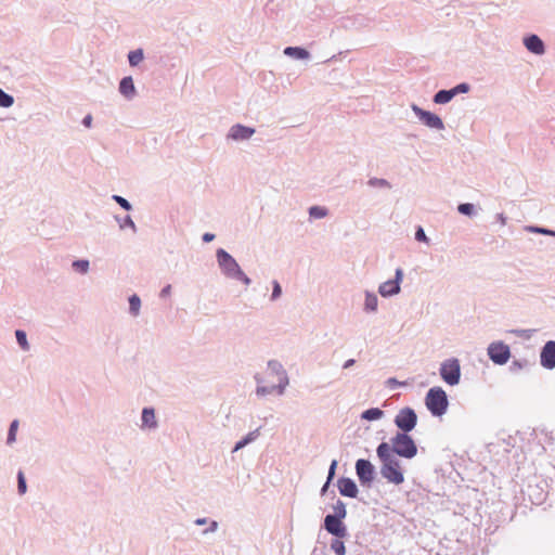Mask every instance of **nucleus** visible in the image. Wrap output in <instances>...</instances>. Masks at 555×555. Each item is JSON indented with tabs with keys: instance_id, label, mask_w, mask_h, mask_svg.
<instances>
[{
	"instance_id": "f257e3e1",
	"label": "nucleus",
	"mask_w": 555,
	"mask_h": 555,
	"mask_svg": "<svg viewBox=\"0 0 555 555\" xmlns=\"http://www.w3.org/2000/svg\"><path fill=\"white\" fill-rule=\"evenodd\" d=\"M376 454L380 461V475L388 482L401 485L404 481L401 461L389 452V443L382 442L376 448Z\"/></svg>"
},
{
	"instance_id": "f03ea898",
	"label": "nucleus",
	"mask_w": 555,
	"mask_h": 555,
	"mask_svg": "<svg viewBox=\"0 0 555 555\" xmlns=\"http://www.w3.org/2000/svg\"><path fill=\"white\" fill-rule=\"evenodd\" d=\"M216 260L222 275L229 280L243 283L245 286L251 284V280L242 270L238 262L225 249L218 248L216 250Z\"/></svg>"
},
{
	"instance_id": "7ed1b4c3",
	"label": "nucleus",
	"mask_w": 555,
	"mask_h": 555,
	"mask_svg": "<svg viewBox=\"0 0 555 555\" xmlns=\"http://www.w3.org/2000/svg\"><path fill=\"white\" fill-rule=\"evenodd\" d=\"M332 507L333 514L325 516L323 527L335 538H346L348 535V529L344 522L347 516L346 504L340 499H337Z\"/></svg>"
},
{
	"instance_id": "20e7f679",
	"label": "nucleus",
	"mask_w": 555,
	"mask_h": 555,
	"mask_svg": "<svg viewBox=\"0 0 555 555\" xmlns=\"http://www.w3.org/2000/svg\"><path fill=\"white\" fill-rule=\"evenodd\" d=\"M389 452L396 456L411 460L417 454V446L409 434L397 433L390 439Z\"/></svg>"
},
{
	"instance_id": "39448f33",
	"label": "nucleus",
	"mask_w": 555,
	"mask_h": 555,
	"mask_svg": "<svg viewBox=\"0 0 555 555\" xmlns=\"http://www.w3.org/2000/svg\"><path fill=\"white\" fill-rule=\"evenodd\" d=\"M425 405L434 416L443 415L449 406L447 392L441 387L430 388L425 397Z\"/></svg>"
},
{
	"instance_id": "423d86ee",
	"label": "nucleus",
	"mask_w": 555,
	"mask_h": 555,
	"mask_svg": "<svg viewBox=\"0 0 555 555\" xmlns=\"http://www.w3.org/2000/svg\"><path fill=\"white\" fill-rule=\"evenodd\" d=\"M439 373L442 380L448 385H457L461 380V365L459 359L450 358L444 360L440 364Z\"/></svg>"
},
{
	"instance_id": "0eeeda50",
	"label": "nucleus",
	"mask_w": 555,
	"mask_h": 555,
	"mask_svg": "<svg viewBox=\"0 0 555 555\" xmlns=\"http://www.w3.org/2000/svg\"><path fill=\"white\" fill-rule=\"evenodd\" d=\"M393 423L400 429L399 433L409 434L417 424V415L412 408L405 406L397 413Z\"/></svg>"
},
{
	"instance_id": "6e6552de",
	"label": "nucleus",
	"mask_w": 555,
	"mask_h": 555,
	"mask_svg": "<svg viewBox=\"0 0 555 555\" xmlns=\"http://www.w3.org/2000/svg\"><path fill=\"white\" fill-rule=\"evenodd\" d=\"M487 351L490 360L498 365H504L511 357L509 347L503 341L491 343Z\"/></svg>"
},
{
	"instance_id": "1a4fd4ad",
	"label": "nucleus",
	"mask_w": 555,
	"mask_h": 555,
	"mask_svg": "<svg viewBox=\"0 0 555 555\" xmlns=\"http://www.w3.org/2000/svg\"><path fill=\"white\" fill-rule=\"evenodd\" d=\"M411 108L426 127L436 130H444V124L438 115L429 111H425L416 104H412Z\"/></svg>"
},
{
	"instance_id": "9d476101",
	"label": "nucleus",
	"mask_w": 555,
	"mask_h": 555,
	"mask_svg": "<svg viewBox=\"0 0 555 555\" xmlns=\"http://www.w3.org/2000/svg\"><path fill=\"white\" fill-rule=\"evenodd\" d=\"M356 474L362 486L370 487L375 478V467L369 460L359 459L356 462Z\"/></svg>"
},
{
	"instance_id": "9b49d317",
	"label": "nucleus",
	"mask_w": 555,
	"mask_h": 555,
	"mask_svg": "<svg viewBox=\"0 0 555 555\" xmlns=\"http://www.w3.org/2000/svg\"><path fill=\"white\" fill-rule=\"evenodd\" d=\"M403 280V270L401 268H397L395 272V279L388 280L382 283L378 287V293L383 297H391L400 293L401 287L400 284Z\"/></svg>"
},
{
	"instance_id": "f8f14e48",
	"label": "nucleus",
	"mask_w": 555,
	"mask_h": 555,
	"mask_svg": "<svg viewBox=\"0 0 555 555\" xmlns=\"http://www.w3.org/2000/svg\"><path fill=\"white\" fill-rule=\"evenodd\" d=\"M255 132L256 129L253 127L235 124L229 129L227 139L236 142L247 141L255 134Z\"/></svg>"
},
{
	"instance_id": "ddd939ff",
	"label": "nucleus",
	"mask_w": 555,
	"mask_h": 555,
	"mask_svg": "<svg viewBox=\"0 0 555 555\" xmlns=\"http://www.w3.org/2000/svg\"><path fill=\"white\" fill-rule=\"evenodd\" d=\"M540 364L546 370L555 369V340H548L540 351Z\"/></svg>"
},
{
	"instance_id": "4468645a",
	"label": "nucleus",
	"mask_w": 555,
	"mask_h": 555,
	"mask_svg": "<svg viewBox=\"0 0 555 555\" xmlns=\"http://www.w3.org/2000/svg\"><path fill=\"white\" fill-rule=\"evenodd\" d=\"M337 487L339 490V493L343 496L354 499L358 496L359 489L354 480L348 477H340L337 480Z\"/></svg>"
},
{
	"instance_id": "2eb2a0df",
	"label": "nucleus",
	"mask_w": 555,
	"mask_h": 555,
	"mask_svg": "<svg viewBox=\"0 0 555 555\" xmlns=\"http://www.w3.org/2000/svg\"><path fill=\"white\" fill-rule=\"evenodd\" d=\"M522 41L526 49L533 54L542 55L545 52V44L538 35H528Z\"/></svg>"
},
{
	"instance_id": "dca6fc26",
	"label": "nucleus",
	"mask_w": 555,
	"mask_h": 555,
	"mask_svg": "<svg viewBox=\"0 0 555 555\" xmlns=\"http://www.w3.org/2000/svg\"><path fill=\"white\" fill-rule=\"evenodd\" d=\"M158 427V423L155 415L154 408L146 406L143 408L141 413V428L142 429H156Z\"/></svg>"
},
{
	"instance_id": "f3484780",
	"label": "nucleus",
	"mask_w": 555,
	"mask_h": 555,
	"mask_svg": "<svg viewBox=\"0 0 555 555\" xmlns=\"http://www.w3.org/2000/svg\"><path fill=\"white\" fill-rule=\"evenodd\" d=\"M118 90L127 100H132L137 95V89L131 76H126L119 81Z\"/></svg>"
},
{
	"instance_id": "a211bd4d",
	"label": "nucleus",
	"mask_w": 555,
	"mask_h": 555,
	"mask_svg": "<svg viewBox=\"0 0 555 555\" xmlns=\"http://www.w3.org/2000/svg\"><path fill=\"white\" fill-rule=\"evenodd\" d=\"M283 53L289 57H294L297 60H309L310 52L301 47H286Z\"/></svg>"
},
{
	"instance_id": "6ab92c4d",
	"label": "nucleus",
	"mask_w": 555,
	"mask_h": 555,
	"mask_svg": "<svg viewBox=\"0 0 555 555\" xmlns=\"http://www.w3.org/2000/svg\"><path fill=\"white\" fill-rule=\"evenodd\" d=\"M260 435V428H257L249 434H247L244 438L237 441L232 450V452H237L241 449L245 448L247 444L254 442Z\"/></svg>"
},
{
	"instance_id": "aec40b11",
	"label": "nucleus",
	"mask_w": 555,
	"mask_h": 555,
	"mask_svg": "<svg viewBox=\"0 0 555 555\" xmlns=\"http://www.w3.org/2000/svg\"><path fill=\"white\" fill-rule=\"evenodd\" d=\"M378 307V298L376 294L366 291L364 300V311L367 313L376 312Z\"/></svg>"
},
{
	"instance_id": "412c9836",
	"label": "nucleus",
	"mask_w": 555,
	"mask_h": 555,
	"mask_svg": "<svg viewBox=\"0 0 555 555\" xmlns=\"http://www.w3.org/2000/svg\"><path fill=\"white\" fill-rule=\"evenodd\" d=\"M454 96L451 89H442L435 93L433 101L436 104H447L451 102Z\"/></svg>"
},
{
	"instance_id": "4be33fe9",
	"label": "nucleus",
	"mask_w": 555,
	"mask_h": 555,
	"mask_svg": "<svg viewBox=\"0 0 555 555\" xmlns=\"http://www.w3.org/2000/svg\"><path fill=\"white\" fill-rule=\"evenodd\" d=\"M384 417V411L379 408H371L362 412L361 418L365 421H377Z\"/></svg>"
},
{
	"instance_id": "5701e85b",
	"label": "nucleus",
	"mask_w": 555,
	"mask_h": 555,
	"mask_svg": "<svg viewBox=\"0 0 555 555\" xmlns=\"http://www.w3.org/2000/svg\"><path fill=\"white\" fill-rule=\"evenodd\" d=\"M144 60V52L142 49H135L128 53V62L131 67L138 66Z\"/></svg>"
},
{
	"instance_id": "b1692460",
	"label": "nucleus",
	"mask_w": 555,
	"mask_h": 555,
	"mask_svg": "<svg viewBox=\"0 0 555 555\" xmlns=\"http://www.w3.org/2000/svg\"><path fill=\"white\" fill-rule=\"evenodd\" d=\"M129 313L132 317H138L140 314L141 309V299L137 294H133L129 297Z\"/></svg>"
},
{
	"instance_id": "393cba45",
	"label": "nucleus",
	"mask_w": 555,
	"mask_h": 555,
	"mask_svg": "<svg viewBox=\"0 0 555 555\" xmlns=\"http://www.w3.org/2000/svg\"><path fill=\"white\" fill-rule=\"evenodd\" d=\"M279 383L274 385V388H276V393L279 396L284 395L286 387L289 385V377L287 375V372L285 371L281 375L278 376Z\"/></svg>"
},
{
	"instance_id": "a878e982",
	"label": "nucleus",
	"mask_w": 555,
	"mask_h": 555,
	"mask_svg": "<svg viewBox=\"0 0 555 555\" xmlns=\"http://www.w3.org/2000/svg\"><path fill=\"white\" fill-rule=\"evenodd\" d=\"M15 338L23 351H28L30 349V345L27 340L26 332L23 330H16L15 331Z\"/></svg>"
},
{
	"instance_id": "bb28decb",
	"label": "nucleus",
	"mask_w": 555,
	"mask_h": 555,
	"mask_svg": "<svg viewBox=\"0 0 555 555\" xmlns=\"http://www.w3.org/2000/svg\"><path fill=\"white\" fill-rule=\"evenodd\" d=\"M20 422L18 420H13L9 426L7 444L11 446L16 441V433L18 429Z\"/></svg>"
},
{
	"instance_id": "cd10ccee",
	"label": "nucleus",
	"mask_w": 555,
	"mask_h": 555,
	"mask_svg": "<svg viewBox=\"0 0 555 555\" xmlns=\"http://www.w3.org/2000/svg\"><path fill=\"white\" fill-rule=\"evenodd\" d=\"M72 268L81 274H87L90 269V262L87 259L75 260L72 263Z\"/></svg>"
},
{
	"instance_id": "c85d7f7f",
	"label": "nucleus",
	"mask_w": 555,
	"mask_h": 555,
	"mask_svg": "<svg viewBox=\"0 0 555 555\" xmlns=\"http://www.w3.org/2000/svg\"><path fill=\"white\" fill-rule=\"evenodd\" d=\"M328 215L327 208L323 206H311L309 208V216L314 219H322L325 218Z\"/></svg>"
},
{
	"instance_id": "c756f323",
	"label": "nucleus",
	"mask_w": 555,
	"mask_h": 555,
	"mask_svg": "<svg viewBox=\"0 0 555 555\" xmlns=\"http://www.w3.org/2000/svg\"><path fill=\"white\" fill-rule=\"evenodd\" d=\"M268 369L271 372V374H273L275 376H279L286 371L284 369V366L282 365V363L278 360H269Z\"/></svg>"
},
{
	"instance_id": "7c9ffc66",
	"label": "nucleus",
	"mask_w": 555,
	"mask_h": 555,
	"mask_svg": "<svg viewBox=\"0 0 555 555\" xmlns=\"http://www.w3.org/2000/svg\"><path fill=\"white\" fill-rule=\"evenodd\" d=\"M341 539L343 538H337L331 542V550L336 555H345L346 554V546H345V543L341 541Z\"/></svg>"
},
{
	"instance_id": "2f4dec72",
	"label": "nucleus",
	"mask_w": 555,
	"mask_h": 555,
	"mask_svg": "<svg viewBox=\"0 0 555 555\" xmlns=\"http://www.w3.org/2000/svg\"><path fill=\"white\" fill-rule=\"evenodd\" d=\"M14 104L13 95L7 93L0 88V107L9 108Z\"/></svg>"
},
{
	"instance_id": "473e14b6",
	"label": "nucleus",
	"mask_w": 555,
	"mask_h": 555,
	"mask_svg": "<svg viewBox=\"0 0 555 555\" xmlns=\"http://www.w3.org/2000/svg\"><path fill=\"white\" fill-rule=\"evenodd\" d=\"M367 184L372 188H379V189H390L391 184L383 178H371L367 181Z\"/></svg>"
},
{
	"instance_id": "72a5a7b5",
	"label": "nucleus",
	"mask_w": 555,
	"mask_h": 555,
	"mask_svg": "<svg viewBox=\"0 0 555 555\" xmlns=\"http://www.w3.org/2000/svg\"><path fill=\"white\" fill-rule=\"evenodd\" d=\"M115 219L119 223L120 229H125L126 227H128L133 231V233L137 232V225L130 216H126L124 219L115 217Z\"/></svg>"
},
{
	"instance_id": "f704fd0d",
	"label": "nucleus",
	"mask_w": 555,
	"mask_h": 555,
	"mask_svg": "<svg viewBox=\"0 0 555 555\" xmlns=\"http://www.w3.org/2000/svg\"><path fill=\"white\" fill-rule=\"evenodd\" d=\"M457 211L464 216L472 217L475 215V206L470 203H463L457 206Z\"/></svg>"
},
{
	"instance_id": "c9c22d12",
	"label": "nucleus",
	"mask_w": 555,
	"mask_h": 555,
	"mask_svg": "<svg viewBox=\"0 0 555 555\" xmlns=\"http://www.w3.org/2000/svg\"><path fill=\"white\" fill-rule=\"evenodd\" d=\"M273 392H276V388H274V385H272V386L259 385L256 387V390H255V393L258 397H264V396L271 395Z\"/></svg>"
},
{
	"instance_id": "e433bc0d",
	"label": "nucleus",
	"mask_w": 555,
	"mask_h": 555,
	"mask_svg": "<svg viewBox=\"0 0 555 555\" xmlns=\"http://www.w3.org/2000/svg\"><path fill=\"white\" fill-rule=\"evenodd\" d=\"M112 199L115 203H117L122 209H125L127 211H130L132 209L131 203L127 198H125L120 195H113Z\"/></svg>"
},
{
	"instance_id": "4c0bfd02",
	"label": "nucleus",
	"mask_w": 555,
	"mask_h": 555,
	"mask_svg": "<svg viewBox=\"0 0 555 555\" xmlns=\"http://www.w3.org/2000/svg\"><path fill=\"white\" fill-rule=\"evenodd\" d=\"M27 490L26 479L22 470L17 473V491L20 494H24Z\"/></svg>"
},
{
	"instance_id": "58836bf2",
	"label": "nucleus",
	"mask_w": 555,
	"mask_h": 555,
	"mask_svg": "<svg viewBox=\"0 0 555 555\" xmlns=\"http://www.w3.org/2000/svg\"><path fill=\"white\" fill-rule=\"evenodd\" d=\"M451 90H452L453 96H456L460 93H467L470 90V86L466 82H462V83L456 85Z\"/></svg>"
},
{
	"instance_id": "ea45409f",
	"label": "nucleus",
	"mask_w": 555,
	"mask_h": 555,
	"mask_svg": "<svg viewBox=\"0 0 555 555\" xmlns=\"http://www.w3.org/2000/svg\"><path fill=\"white\" fill-rule=\"evenodd\" d=\"M282 295V287L280 285V283L278 281H273L272 282V294H271V300L272 301H275L276 299H279Z\"/></svg>"
},
{
	"instance_id": "a19ab883",
	"label": "nucleus",
	"mask_w": 555,
	"mask_h": 555,
	"mask_svg": "<svg viewBox=\"0 0 555 555\" xmlns=\"http://www.w3.org/2000/svg\"><path fill=\"white\" fill-rule=\"evenodd\" d=\"M527 365V361H521V360H514L511 365H509V370L511 372L513 373H516L518 371H521L522 369H525Z\"/></svg>"
},
{
	"instance_id": "79ce46f5",
	"label": "nucleus",
	"mask_w": 555,
	"mask_h": 555,
	"mask_svg": "<svg viewBox=\"0 0 555 555\" xmlns=\"http://www.w3.org/2000/svg\"><path fill=\"white\" fill-rule=\"evenodd\" d=\"M415 240L418 242L426 243V244L429 243V238L427 237V235L422 227H417V229L415 231Z\"/></svg>"
},
{
	"instance_id": "37998d69",
	"label": "nucleus",
	"mask_w": 555,
	"mask_h": 555,
	"mask_svg": "<svg viewBox=\"0 0 555 555\" xmlns=\"http://www.w3.org/2000/svg\"><path fill=\"white\" fill-rule=\"evenodd\" d=\"M208 527L203 531V534L214 533L218 530L219 524L216 520H209Z\"/></svg>"
},
{
	"instance_id": "c03bdc74",
	"label": "nucleus",
	"mask_w": 555,
	"mask_h": 555,
	"mask_svg": "<svg viewBox=\"0 0 555 555\" xmlns=\"http://www.w3.org/2000/svg\"><path fill=\"white\" fill-rule=\"evenodd\" d=\"M405 385H406L405 382H400L395 377H390L386 380V386L389 388H395V387L405 386Z\"/></svg>"
},
{
	"instance_id": "a18cd8bd",
	"label": "nucleus",
	"mask_w": 555,
	"mask_h": 555,
	"mask_svg": "<svg viewBox=\"0 0 555 555\" xmlns=\"http://www.w3.org/2000/svg\"><path fill=\"white\" fill-rule=\"evenodd\" d=\"M337 465H338V462L336 460H333L331 465H330L326 479H328V480H333L334 479L335 474H336Z\"/></svg>"
},
{
	"instance_id": "49530a36",
	"label": "nucleus",
	"mask_w": 555,
	"mask_h": 555,
	"mask_svg": "<svg viewBox=\"0 0 555 555\" xmlns=\"http://www.w3.org/2000/svg\"><path fill=\"white\" fill-rule=\"evenodd\" d=\"M525 230L527 232H530V233H539V234H542V231H543V228L542 227H537V225H527L525 228Z\"/></svg>"
},
{
	"instance_id": "de8ad7c7",
	"label": "nucleus",
	"mask_w": 555,
	"mask_h": 555,
	"mask_svg": "<svg viewBox=\"0 0 555 555\" xmlns=\"http://www.w3.org/2000/svg\"><path fill=\"white\" fill-rule=\"evenodd\" d=\"M215 237L216 236L214 233L206 232L203 234L202 240L204 243H210L215 240Z\"/></svg>"
},
{
	"instance_id": "09e8293b",
	"label": "nucleus",
	"mask_w": 555,
	"mask_h": 555,
	"mask_svg": "<svg viewBox=\"0 0 555 555\" xmlns=\"http://www.w3.org/2000/svg\"><path fill=\"white\" fill-rule=\"evenodd\" d=\"M512 333L516 334L519 337L528 338L530 336L528 330H513Z\"/></svg>"
},
{
	"instance_id": "8fccbe9b",
	"label": "nucleus",
	"mask_w": 555,
	"mask_h": 555,
	"mask_svg": "<svg viewBox=\"0 0 555 555\" xmlns=\"http://www.w3.org/2000/svg\"><path fill=\"white\" fill-rule=\"evenodd\" d=\"M171 293V285H166L162 291H160V294L159 296L160 297H167L169 296Z\"/></svg>"
},
{
	"instance_id": "3c124183",
	"label": "nucleus",
	"mask_w": 555,
	"mask_h": 555,
	"mask_svg": "<svg viewBox=\"0 0 555 555\" xmlns=\"http://www.w3.org/2000/svg\"><path fill=\"white\" fill-rule=\"evenodd\" d=\"M82 125L85 127H88V128L91 127V125H92V116L91 115L85 116L83 119H82Z\"/></svg>"
},
{
	"instance_id": "603ef678",
	"label": "nucleus",
	"mask_w": 555,
	"mask_h": 555,
	"mask_svg": "<svg viewBox=\"0 0 555 555\" xmlns=\"http://www.w3.org/2000/svg\"><path fill=\"white\" fill-rule=\"evenodd\" d=\"M331 482H332V480L326 479L325 483L321 488V491H320L321 495H324L327 492Z\"/></svg>"
},
{
	"instance_id": "864d4df0",
	"label": "nucleus",
	"mask_w": 555,
	"mask_h": 555,
	"mask_svg": "<svg viewBox=\"0 0 555 555\" xmlns=\"http://www.w3.org/2000/svg\"><path fill=\"white\" fill-rule=\"evenodd\" d=\"M208 522H209V519H208V518H205V517H203V518H196V519L194 520V524H195L196 526H204V525H206V524H208Z\"/></svg>"
},
{
	"instance_id": "5fc2aeb1",
	"label": "nucleus",
	"mask_w": 555,
	"mask_h": 555,
	"mask_svg": "<svg viewBox=\"0 0 555 555\" xmlns=\"http://www.w3.org/2000/svg\"><path fill=\"white\" fill-rule=\"evenodd\" d=\"M254 379L257 383V386L263 385V383H264V379H263V377L260 374H256L254 376Z\"/></svg>"
},
{
	"instance_id": "6e6d98bb",
	"label": "nucleus",
	"mask_w": 555,
	"mask_h": 555,
	"mask_svg": "<svg viewBox=\"0 0 555 555\" xmlns=\"http://www.w3.org/2000/svg\"><path fill=\"white\" fill-rule=\"evenodd\" d=\"M354 363H356V360H354V359H349V360H347V361L344 363L343 367H344V369H349V367H351Z\"/></svg>"
},
{
	"instance_id": "4d7b16f0",
	"label": "nucleus",
	"mask_w": 555,
	"mask_h": 555,
	"mask_svg": "<svg viewBox=\"0 0 555 555\" xmlns=\"http://www.w3.org/2000/svg\"><path fill=\"white\" fill-rule=\"evenodd\" d=\"M542 234L548 235V236H555V231H553L551 229L543 228Z\"/></svg>"
},
{
	"instance_id": "13d9d810",
	"label": "nucleus",
	"mask_w": 555,
	"mask_h": 555,
	"mask_svg": "<svg viewBox=\"0 0 555 555\" xmlns=\"http://www.w3.org/2000/svg\"><path fill=\"white\" fill-rule=\"evenodd\" d=\"M499 220L502 224H505L506 222V218L502 214L499 215Z\"/></svg>"
}]
</instances>
